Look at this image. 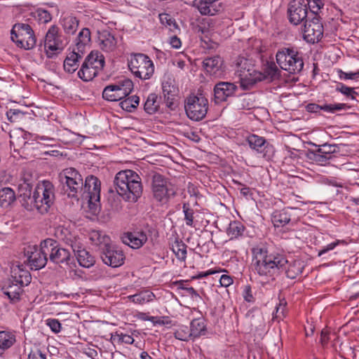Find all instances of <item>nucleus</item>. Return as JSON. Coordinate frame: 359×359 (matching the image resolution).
<instances>
[{
  "mask_svg": "<svg viewBox=\"0 0 359 359\" xmlns=\"http://www.w3.org/2000/svg\"><path fill=\"white\" fill-rule=\"evenodd\" d=\"M59 181L62 191L69 198L77 201L79 196L88 198V207L93 214L100 209V181L93 175L86 178L85 183L81 175L74 168H69L59 174Z\"/></svg>",
  "mask_w": 359,
  "mask_h": 359,
  "instance_id": "f257e3e1",
  "label": "nucleus"
},
{
  "mask_svg": "<svg viewBox=\"0 0 359 359\" xmlns=\"http://www.w3.org/2000/svg\"><path fill=\"white\" fill-rule=\"evenodd\" d=\"M253 266L260 276L274 280L280 273L285 271L286 276L294 279L304 269L301 260H294L289 263L284 255L280 253H268L262 248L254 250Z\"/></svg>",
  "mask_w": 359,
  "mask_h": 359,
  "instance_id": "f03ea898",
  "label": "nucleus"
},
{
  "mask_svg": "<svg viewBox=\"0 0 359 359\" xmlns=\"http://www.w3.org/2000/svg\"><path fill=\"white\" fill-rule=\"evenodd\" d=\"M114 184L116 193L126 201L135 203L142 194L141 177L133 170L119 171L115 175Z\"/></svg>",
  "mask_w": 359,
  "mask_h": 359,
  "instance_id": "7ed1b4c3",
  "label": "nucleus"
},
{
  "mask_svg": "<svg viewBox=\"0 0 359 359\" xmlns=\"http://www.w3.org/2000/svg\"><path fill=\"white\" fill-rule=\"evenodd\" d=\"M55 198L54 187L49 181H43L35 189L33 196L29 198L30 202L22 203V205L29 211L36 209L40 214L48 212L53 204Z\"/></svg>",
  "mask_w": 359,
  "mask_h": 359,
  "instance_id": "20e7f679",
  "label": "nucleus"
},
{
  "mask_svg": "<svg viewBox=\"0 0 359 359\" xmlns=\"http://www.w3.org/2000/svg\"><path fill=\"white\" fill-rule=\"evenodd\" d=\"M56 235L72 248L79 264L81 266L90 268L94 265L95 262V257L83 248V245L79 238L72 236L67 229H57Z\"/></svg>",
  "mask_w": 359,
  "mask_h": 359,
  "instance_id": "39448f33",
  "label": "nucleus"
},
{
  "mask_svg": "<svg viewBox=\"0 0 359 359\" xmlns=\"http://www.w3.org/2000/svg\"><path fill=\"white\" fill-rule=\"evenodd\" d=\"M280 67L290 74L299 73L304 67V62L299 53L294 48H283L276 55Z\"/></svg>",
  "mask_w": 359,
  "mask_h": 359,
  "instance_id": "423d86ee",
  "label": "nucleus"
},
{
  "mask_svg": "<svg viewBox=\"0 0 359 359\" xmlns=\"http://www.w3.org/2000/svg\"><path fill=\"white\" fill-rule=\"evenodd\" d=\"M128 67L136 77L144 80L150 79L154 72L152 60L143 53L132 54Z\"/></svg>",
  "mask_w": 359,
  "mask_h": 359,
  "instance_id": "0eeeda50",
  "label": "nucleus"
},
{
  "mask_svg": "<svg viewBox=\"0 0 359 359\" xmlns=\"http://www.w3.org/2000/svg\"><path fill=\"white\" fill-rule=\"evenodd\" d=\"M104 65V56L97 51H92L82 64L78 75L83 81H90L103 69Z\"/></svg>",
  "mask_w": 359,
  "mask_h": 359,
  "instance_id": "6e6552de",
  "label": "nucleus"
},
{
  "mask_svg": "<svg viewBox=\"0 0 359 359\" xmlns=\"http://www.w3.org/2000/svg\"><path fill=\"white\" fill-rule=\"evenodd\" d=\"M11 39L18 47L29 50L36 45V37L32 27L27 24H15L11 30Z\"/></svg>",
  "mask_w": 359,
  "mask_h": 359,
  "instance_id": "1a4fd4ad",
  "label": "nucleus"
},
{
  "mask_svg": "<svg viewBox=\"0 0 359 359\" xmlns=\"http://www.w3.org/2000/svg\"><path fill=\"white\" fill-rule=\"evenodd\" d=\"M208 104L207 98L202 94L188 97L184 106L187 116L193 121L202 120L207 114Z\"/></svg>",
  "mask_w": 359,
  "mask_h": 359,
  "instance_id": "9d476101",
  "label": "nucleus"
},
{
  "mask_svg": "<svg viewBox=\"0 0 359 359\" xmlns=\"http://www.w3.org/2000/svg\"><path fill=\"white\" fill-rule=\"evenodd\" d=\"M151 188L154 198L163 203H166L175 194L171 183L158 173H154L152 176Z\"/></svg>",
  "mask_w": 359,
  "mask_h": 359,
  "instance_id": "9b49d317",
  "label": "nucleus"
},
{
  "mask_svg": "<svg viewBox=\"0 0 359 359\" xmlns=\"http://www.w3.org/2000/svg\"><path fill=\"white\" fill-rule=\"evenodd\" d=\"M46 248V240L41 242L39 248L36 245L27 248L25 255L32 269L39 270L46 265L48 259V253L44 250Z\"/></svg>",
  "mask_w": 359,
  "mask_h": 359,
  "instance_id": "f8f14e48",
  "label": "nucleus"
},
{
  "mask_svg": "<svg viewBox=\"0 0 359 359\" xmlns=\"http://www.w3.org/2000/svg\"><path fill=\"white\" fill-rule=\"evenodd\" d=\"M46 241L47 248L44 250L49 260L54 264L69 265L72 259L69 251L60 247L53 239L47 238Z\"/></svg>",
  "mask_w": 359,
  "mask_h": 359,
  "instance_id": "ddd939ff",
  "label": "nucleus"
},
{
  "mask_svg": "<svg viewBox=\"0 0 359 359\" xmlns=\"http://www.w3.org/2000/svg\"><path fill=\"white\" fill-rule=\"evenodd\" d=\"M323 25L318 15L306 20L304 26V39L309 43L318 42L323 36Z\"/></svg>",
  "mask_w": 359,
  "mask_h": 359,
  "instance_id": "4468645a",
  "label": "nucleus"
},
{
  "mask_svg": "<svg viewBox=\"0 0 359 359\" xmlns=\"http://www.w3.org/2000/svg\"><path fill=\"white\" fill-rule=\"evenodd\" d=\"M65 47L60 36L58 35V27L55 25L51 26L46 33L44 48L48 57H53L61 52Z\"/></svg>",
  "mask_w": 359,
  "mask_h": 359,
  "instance_id": "2eb2a0df",
  "label": "nucleus"
},
{
  "mask_svg": "<svg viewBox=\"0 0 359 359\" xmlns=\"http://www.w3.org/2000/svg\"><path fill=\"white\" fill-rule=\"evenodd\" d=\"M289 21L290 23L297 25L304 20H308V8L304 0H293L289 4L287 8Z\"/></svg>",
  "mask_w": 359,
  "mask_h": 359,
  "instance_id": "dca6fc26",
  "label": "nucleus"
},
{
  "mask_svg": "<svg viewBox=\"0 0 359 359\" xmlns=\"http://www.w3.org/2000/svg\"><path fill=\"white\" fill-rule=\"evenodd\" d=\"M237 90L238 87L233 83L224 81L217 83L213 89L215 102L218 104L226 101L229 97L235 95Z\"/></svg>",
  "mask_w": 359,
  "mask_h": 359,
  "instance_id": "f3484780",
  "label": "nucleus"
},
{
  "mask_svg": "<svg viewBox=\"0 0 359 359\" xmlns=\"http://www.w3.org/2000/svg\"><path fill=\"white\" fill-rule=\"evenodd\" d=\"M101 258L104 264L111 267H118L124 263L125 256L122 250L106 245Z\"/></svg>",
  "mask_w": 359,
  "mask_h": 359,
  "instance_id": "a211bd4d",
  "label": "nucleus"
},
{
  "mask_svg": "<svg viewBox=\"0 0 359 359\" xmlns=\"http://www.w3.org/2000/svg\"><path fill=\"white\" fill-rule=\"evenodd\" d=\"M238 69L237 72L241 79V86L245 88L249 85L255 83L256 80L252 78V68H250L247 60L242 58L237 63Z\"/></svg>",
  "mask_w": 359,
  "mask_h": 359,
  "instance_id": "6ab92c4d",
  "label": "nucleus"
},
{
  "mask_svg": "<svg viewBox=\"0 0 359 359\" xmlns=\"http://www.w3.org/2000/svg\"><path fill=\"white\" fill-rule=\"evenodd\" d=\"M98 44L101 50L110 53L116 50L117 40L111 32L103 30L98 34Z\"/></svg>",
  "mask_w": 359,
  "mask_h": 359,
  "instance_id": "aec40b11",
  "label": "nucleus"
},
{
  "mask_svg": "<svg viewBox=\"0 0 359 359\" xmlns=\"http://www.w3.org/2000/svg\"><path fill=\"white\" fill-rule=\"evenodd\" d=\"M147 241V236L142 231L128 232L123 237V242L133 249H139Z\"/></svg>",
  "mask_w": 359,
  "mask_h": 359,
  "instance_id": "412c9836",
  "label": "nucleus"
},
{
  "mask_svg": "<svg viewBox=\"0 0 359 359\" xmlns=\"http://www.w3.org/2000/svg\"><path fill=\"white\" fill-rule=\"evenodd\" d=\"M22 287L9 278L4 282L1 290L4 294L8 296L11 301L14 303L20 299V295L23 292Z\"/></svg>",
  "mask_w": 359,
  "mask_h": 359,
  "instance_id": "4be33fe9",
  "label": "nucleus"
},
{
  "mask_svg": "<svg viewBox=\"0 0 359 359\" xmlns=\"http://www.w3.org/2000/svg\"><path fill=\"white\" fill-rule=\"evenodd\" d=\"M10 279L24 287L30 283L32 278L28 271L22 269L20 266H15L11 269Z\"/></svg>",
  "mask_w": 359,
  "mask_h": 359,
  "instance_id": "5701e85b",
  "label": "nucleus"
},
{
  "mask_svg": "<svg viewBox=\"0 0 359 359\" xmlns=\"http://www.w3.org/2000/svg\"><path fill=\"white\" fill-rule=\"evenodd\" d=\"M83 56V53L74 50L65 60L64 69L68 73H74L78 69L79 60Z\"/></svg>",
  "mask_w": 359,
  "mask_h": 359,
  "instance_id": "b1692460",
  "label": "nucleus"
},
{
  "mask_svg": "<svg viewBox=\"0 0 359 359\" xmlns=\"http://www.w3.org/2000/svg\"><path fill=\"white\" fill-rule=\"evenodd\" d=\"M162 90L166 106L172 109L173 100L176 94V88L170 79L164 81L162 83Z\"/></svg>",
  "mask_w": 359,
  "mask_h": 359,
  "instance_id": "393cba45",
  "label": "nucleus"
},
{
  "mask_svg": "<svg viewBox=\"0 0 359 359\" xmlns=\"http://www.w3.org/2000/svg\"><path fill=\"white\" fill-rule=\"evenodd\" d=\"M203 63V67L207 72L210 74H216L219 69H221L223 65V60L219 55H215L205 58Z\"/></svg>",
  "mask_w": 359,
  "mask_h": 359,
  "instance_id": "a878e982",
  "label": "nucleus"
},
{
  "mask_svg": "<svg viewBox=\"0 0 359 359\" xmlns=\"http://www.w3.org/2000/svg\"><path fill=\"white\" fill-rule=\"evenodd\" d=\"M290 215L285 210H276L272 214L271 221L275 227H283L290 222Z\"/></svg>",
  "mask_w": 359,
  "mask_h": 359,
  "instance_id": "bb28decb",
  "label": "nucleus"
},
{
  "mask_svg": "<svg viewBox=\"0 0 359 359\" xmlns=\"http://www.w3.org/2000/svg\"><path fill=\"white\" fill-rule=\"evenodd\" d=\"M115 85L120 100L128 97L133 89V83L130 79L120 81Z\"/></svg>",
  "mask_w": 359,
  "mask_h": 359,
  "instance_id": "cd10ccee",
  "label": "nucleus"
},
{
  "mask_svg": "<svg viewBox=\"0 0 359 359\" xmlns=\"http://www.w3.org/2000/svg\"><path fill=\"white\" fill-rule=\"evenodd\" d=\"M61 23L65 33L68 34H74L79 27V20L72 15L63 17Z\"/></svg>",
  "mask_w": 359,
  "mask_h": 359,
  "instance_id": "c85d7f7f",
  "label": "nucleus"
},
{
  "mask_svg": "<svg viewBox=\"0 0 359 359\" xmlns=\"http://www.w3.org/2000/svg\"><path fill=\"white\" fill-rule=\"evenodd\" d=\"M22 182H20L18 185V191L20 196L23 198V203L30 202L29 198H32L31 191L32 188V182L31 180L24 177L22 180Z\"/></svg>",
  "mask_w": 359,
  "mask_h": 359,
  "instance_id": "c756f323",
  "label": "nucleus"
},
{
  "mask_svg": "<svg viewBox=\"0 0 359 359\" xmlns=\"http://www.w3.org/2000/svg\"><path fill=\"white\" fill-rule=\"evenodd\" d=\"M190 333L191 338H197L201 335H204L206 332L205 322L202 319H194L190 324Z\"/></svg>",
  "mask_w": 359,
  "mask_h": 359,
  "instance_id": "7c9ffc66",
  "label": "nucleus"
},
{
  "mask_svg": "<svg viewBox=\"0 0 359 359\" xmlns=\"http://www.w3.org/2000/svg\"><path fill=\"white\" fill-rule=\"evenodd\" d=\"M15 341V337L8 332H0V355L11 347Z\"/></svg>",
  "mask_w": 359,
  "mask_h": 359,
  "instance_id": "2f4dec72",
  "label": "nucleus"
},
{
  "mask_svg": "<svg viewBox=\"0 0 359 359\" xmlns=\"http://www.w3.org/2000/svg\"><path fill=\"white\" fill-rule=\"evenodd\" d=\"M90 41V32L88 28H83L79 32L76 39V50L79 52L84 53V48Z\"/></svg>",
  "mask_w": 359,
  "mask_h": 359,
  "instance_id": "473e14b6",
  "label": "nucleus"
},
{
  "mask_svg": "<svg viewBox=\"0 0 359 359\" xmlns=\"http://www.w3.org/2000/svg\"><path fill=\"white\" fill-rule=\"evenodd\" d=\"M15 200L14 191L9 187H4L0 189V205L8 207Z\"/></svg>",
  "mask_w": 359,
  "mask_h": 359,
  "instance_id": "72a5a7b5",
  "label": "nucleus"
},
{
  "mask_svg": "<svg viewBox=\"0 0 359 359\" xmlns=\"http://www.w3.org/2000/svg\"><path fill=\"white\" fill-rule=\"evenodd\" d=\"M155 295L149 290H144L138 294L130 295L128 297L130 301L135 304H144L153 300Z\"/></svg>",
  "mask_w": 359,
  "mask_h": 359,
  "instance_id": "f704fd0d",
  "label": "nucleus"
},
{
  "mask_svg": "<svg viewBox=\"0 0 359 359\" xmlns=\"http://www.w3.org/2000/svg\"><path fill=\"white\" fill-rule=\"evenodd\" d=\"M159 108V102H158V96L155 93L148 95L144 104V111L149 114H154Z\"/></svg>",
  "mask_w": 359,
  "mask_h": 359,
  "instance_id": "c9c22d12",
  "label": "nucleus"
},
{
  "mask_svg": "<svg viewBox=\"0 0 359 359\" xmlns=\"http://www.w3.org/2000/svg\"><path fill=\"white\" fill-rule=\"evenodd\" d=\"M264 72L265 77L274 80L280 76V71L274 62H267L264 65Z\"/></svg>",
  "mask_w": 359,
  "mask_h": 359,
  "instance_id": "e433bc0d",
  "label": "nucleus"
},
{
  "mask_svg": "<svg viewBox=\"0 0 359 359\" xmlns=\"http://www.w3.org/2000/svg\"><path fill=\"white\" fill-rule=\"evenodd\" d=\"M247 141L251 149L256 150L258 152L262 151V147L266 144V140L257 135H250L248 137Z\"/></svg>",
  "mask_w": 359,
  "mask_h": 359,
  "instance_id": "4c0bfd02",
  "label": "nucleus"
},
{
  "mask_svg": "<svg viewBox=\"0 0 359 359\" xmlns=\"http://www.w3.org/2000/svg\"><path fill=\"white\" fill-rule=\"evenodd\" d=\"M243 230L244 226L241 222L233 221L229 224L226 233L230 236V238L232 239L242 235Z\"/></svg>",
  "mask_w": 359,
  "mask_h": 359,
  "instance_id": "58836bf2",
  "label": "nucleus"
},
{
  "mask_svg": "<svg viewBox=\"0 0 359 359\" xmlns=\"http://www.w3.org/2000/svg\"><path fill=\"white\" fill-rule=\"evenodd\" d=\"M140 102L139 97L134 95L126 97L120 102L121 108L127 111H132L137 108Z\"/></svg>",
  "mask_w": 359,
  "mask_h": 359,
  "instance_id": "ea45409f",
  "label": "nucleus"
},
{
  "mask_svg": "<svg viewBox=\"0 0 359 359\" xmlns=\"http://www.w3.org/2000/svg\"><path fill=\"white\" fill-rule=\"evenodd\" d=\"M117 93L115 83L111 84L104 88L102 92V97L108 101L116 102L120 100Z\"/></svg>",
  "mask_w": 359,
  "mask_h": 359,
  "instance_id": "a19ab883",
  "label": "nucleus"
},
{
  "mask_svg": "<svg viewBox=\"0 0 359 359\" xmlns=\"http://www.w3.org/2000/svg\"><path fill=\"white\" fill-rule=\"evenodd\" d=\"M159 19L162 25L167 27L170 31L175 32L178 29V25L172 16L168 13H161L159 15Z\"/></svg>",
  "mask_w": 359,
  "mask_h": 359,
  "instance_id": "79ce46f5",
  "label": "nucleus"
},
{
  "mask_svg": "<svg viewBox=\"0 0 359 359\" xmlns=\"http://www.w3.org/2000/svg\"><path fill=\"white\" fill-rule=\"evenodd\" d=\"M172 251L177 258L181 261H184L187 257V245L181 242L176 241L172 245Z\"/></svg>",
  "mask_w": 359,
  "mask_h": 359,
  "instance_id": "37998d69",
  "label": "nucleus"
},
{
  "mask_svg": "<svg viewBox=\"0 0 359 359\" xmlns=\"http://www.w3.org/2000/svg\"><path fill=\"white\" fill-rule=\"evenodd\" d=\"M174 336L176 339L185 341L192 339L189 328L184 325L178 327L174 332Z\"/></svg>",
  "mask_w": 359,
  "mask_h": 359,
  "instance_id": "c03bdc74",
  "label": "nucleus"
},
{
  "mask_svg": "<svg viewBox=\"0 0 359 359\" xmlns=\"http://www.w3.org/2000/svg\"><path fill=\"white\" fill-rule=\"evenodd\" d=\"M215 1H210L209 0L200 1L198 8L202 15H213L215 10L212 8V4Z\"/></svg>",
  "mask_w": 359,
  "mask_h": 359,
  "instance_id": "a18cd8bd",
  "label": "nucleus"
},
{
  "mask_svg": "<svg viewBox=\"0 0 359 359\" xmlns=\"http://www.w3.org/2000/svg\"><path fill=\"white\" fill-rule=\"evenodd\" d=\"M32 14L40 23H47L52 19V16L48 11L41 8L37 9Z\"/></svg>",
  "mask_w": 359,
  "mask_h": 359,
  "instance_id": "49530a36",
  "label": "nucleus"
},
{
  "mask_svg": "<svg viewBox=\"0 0 359 359\" xmlns=\"http://www.w3.org/2000/svg\"><path fill=\"white\" fill-rule=\"evenodd\" d=\"M90 239L97 245L104 244V247H106V245H108L107 241L109 238L102 235V233L99 231H93L90 233Z\"/></svg>",
  "mask_w": 359,
  "mask_h": 359,
  "instance_id": "de8ad7c7",
  "label": "nucleus"
},
{
  "mask_svg": "<svg viewBox=\"0 0 359 359\" xmlns=\"http://www.w3.org/2000/svg\"><path fill=\"white\" fill-rule=\"evenodd\" d=\"M339 151V147L337 144H324L318 149V152L330 156Z\"/></svg>",
  "mask_w": 359,
  "mask_h": 359,
  "instance_id": "09e8293b",
  "label": "nucleus"
},
{
  "mask_svg": "<svg viewBox=\"0 0 359 359\" xmlns=\"http://www.w3.org/2000/svg\"><path fill=\"white\" fill-rule=\"evenodd\" d=\"M337 90L339 91L344 95L351 97L352 100H354L355 98V96L358 95L353 88L348 87L342 83H339L337 86Z\"/></svg>",
  "mask_w": 359,
  "mask_h": 359,
  "instance_id": "8fccbe9b",
  "label": "nucleus"
},
{
  "mask_svg": "<svg viewBox=\"0 0 359 359\" xmlns=\"http://www.w3.org/2000/svg\"><path fill=\"white\" fill-rule=\"evenodd\" d=\"M311 12L313 15H317L318 12L323 6L322 0H306Z\"/></svg>",
  "mask_w": 359,
  "mask_h": 359,
  "instance_id": "3c124183",
  "label": "nucleus"
},
{
  "mask_svg": "<svg viewBox=\"0 0 359 359\" xmlns=\"http://www.w3.org/2000/svg\"><path fill=\"white\" fill-rule=\"evenodd\" d=\"M183 211L184 213V219L187 226H192L194 223V211L193 209L189 208L187 204L183 205Z\"/></svg>",
  "mask_w": 359,
  "mask_h": 359,
  "instance_id": "603ef678",
  "label": "nucleus"
},
{
  "mask_svg": "<svg viewBox=\"0 0 359 359\" xmlns=\"http://www.w3.org/2000/svg\"><path fill=\"white\" fill-rule=\"evenodd\" d=\"M312 155L313 156L311 157V159L320 165L325 164L329 159H330V156H327L325 154L318 152V149L313 152Z\"/></svg>",
  "mask_w": 359,
  "mask_h": 359,
  "instance_id": "864d4df0",
  "label": "nucleus"
},
{
  "mask_svg": "<svg viewBox=\"0 0 359 359\" xmlns=\"http://www.w3.org/2000/svg\"><path fill=\"white\" fill-rule=\"evenodd\" d=\"M111 338H113L114 340H116V338H117L118 342L125 343L127 344H132L134 342V339L132 337V336L123 333H116L115 335H112Z\"/></svg>",
  "mask_w": 359,
  "mask_h": 359,
  "instance_id": "5fc2aeb1",
  "label": "nucleus"
},
{
  "mask_svg": "<svg viewBox=\"0 0 359 359\" xmlns=\"http://www.w3.org/2000/svg\"><path fill=\"white\" fill-rule=\"evenodd\" d=\"M346 107V104H324L320 106V109L327 112L334 113L336 111L343 109Z\"/></svg>",
  "mask_w": 359,
  "mask_h": 359,
  "instance_id": "6e6d98bb",
  "label": "nucleus"
},
{
  "mask_svg": "<svg viewBox=\"0 0 359 359\" xmlns=\"http://www.w3.org/2000/svg\"><path fill=\"white\" fill-rule=\"evenodd\" d=\"M339 76L341 79H355L359 78V71L355 72H345L341 69L338 71Z\"/></svg>",
  "mask_w": 359,
  "mask_h": 359,
  "instance_id": "4d7b16f0",
  "label": "nucleus"
},
{
  "mask_svg": "<svg viewBox=\"0 0 359 359\" xmlns=\"http://www.w3.org/2000/svg\"><path fill=\"white\" fill-rule=\"evenodd\" d=\"M47 325L51 329V330L55 333H58L61 330V324L58 320L56 319H48Z\"/></svg>",
  "mask_w": 359,
  "mask_h": 359,
  "instance_id": "13d9d810",
  "label": "nucleus"
},
{
  "mask_svg": "<svg viewBox=\"0 0 359 359\" xmlns=\"http://www.w3.org/2000/svg\"><path fill=\"white\" fill-rule=\"evenodd\" d=\"M29 359H47L46 353L40 349L36 348L31 351L29 354Z\"/></svg>",
  "mask_w": 359,
  "mask_h": 359,
  "instance_id": "bf43d9fd",
  "label": "nucleus"
},
{
  "mask_svg": "<svg viewBox=\"0 0 359 359\" xmlns=\"http://www.w3.org/2000/svg\"><path fill=\"white\" fill-rule=\"evenodd\" d=\"M340 243L344 244L345 243V242L344 241L337 240L333 243L328 244L318 252V256H322L323 254L327 252L328 251L333 250L336 246H337Z\"/></svg>",
  "mask_w": 359,
  "mask_h": 359,
  "instance_id": "052dcab7",
  "label": "nucleus"
},
{
  "mask_svg": "<svg viewBox=\"0 0 359 359\" xmlns=\"http://www.w3.org/2000/svg\"><path fill=\"white\" fill-rule=\"evenodd\" d=\"M23 114H24L20 110L17 109H11L7 112V116L11 122L16 121L15 117L22 116Z\"/></svg>",
  "mask_w": 359,
  "mask_h": 359,
  "instance_id": "680f3d73",
  "label": "nucleus"
},
{
  "mask_svg": "<svg viewBox=\"0 0 359 359\" xmlns=\"http://www.w3.org/2000/svg\"><path fill=\"white\" fill-rule=\"evenodd\" d=\"M349 299H355L359 297V284L356 283L348 291Z\"/></svg>",
  "mask_w": 359,
  "mask_h": 359,
  "instance_id": "e2e57ef3",
  "label": "nucleus"
},
{
  "mask_svg": "<svg viewBox=\"0 0 359 359\" xmlns=\"http://www.w3.org/2000/svg\"><path fill=\"white\" fill-rule=\"evenodd\" d=\"M246 101H247L246 95L241 96L236 102V107H238V109H243L245 108L249 109L250 108L249 103H247L245 104Z\"/></svg>",
  "mask_w": 359,
  "mask_h": 359,
  "instance_id": "0e129e2a",
  "label": "nucleus"
},
{
  "mask_svg": "<svg viewBox=\"0 0 359 359\" xmlns=\"http://www.w3.org/2000/svg\"><path fill=\"white\" fill-rule=\"evenodd\" d=\"M219 283L223 287H228L233 283V279L227 275H222L220 277Z\"/></svg>",
  "mask_w": 359,
  "mask_h": 359,
  "instance_id": "69168bd1",
  "label": "nucleus"
},
{
  "mask_svg": "<svg viewBox=\"0 0 359 359\" xmlns=\"http://www.w3.org/2000/svg\"><path fill=\"white\" fill-rule=\"evenodd\" d=\"M170 43L175 48H179L181 46V41L176 36L170 38Z\"/></svg>",
  "mask_w": 359,
  "mask_h": 359,
  "instance_id": "338daca9",
  "label": "nucleus"
},
{
  "mask_svg": "<svg viewBox=\"0 0 359 359\" xmlns=\"http://www.w3.org/2000/svg\"><path fill=\"white\" fill-rule=\"evenodd\" d=\"M329 332L328 331L325 330H323L321 331V334H320V343L322 344L323 346L325 345L328 340H329Z\"/></svg>",
  "mask_w": 359,
  "mask_h": 359,
  "instance_id": "774afa93",
  "label": "nucleus"
}]
</instances>
